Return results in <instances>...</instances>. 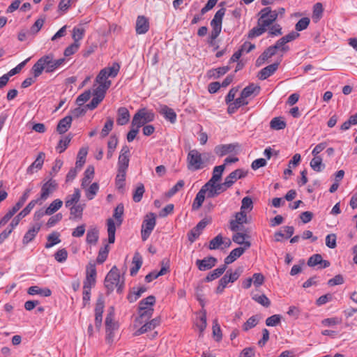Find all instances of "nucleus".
I'll return each mask as SVG.
<instances>
[{
	"instance_id": "nucleus-1",
	"label": "nucleus",
	"mask_w": 357,
	"mask_h": 357,
	"mask_svg": "<svg viewBox=\"0 0 357 357\" xmlns=\"http://www.w3.org/2000/svg\"><path fill=\"white\" fill-rule=\"evenodd\" d=\"M65 62V58L56 59L52 53L43 56L32 67L34 78L39 77L43 70L47 73L54 72L62 66Z\"/></svg>"
},
{
	"instance_id": "nucleus-2",
	"label": "nucleus",
	"mask_w": 357,
	"mask_h": 357,
	"mask_svg": "<svg viewBox=\"0 0 357 357\" xmlns=\"http://www.w3.org/2000/svg\"><path fill=\"white\" fill-rule=\"evenodd\" d=\"M209 157L208 153H200L197 149L190 150L187 156L188 169L192 171L203 169L207 165Z\"/></svg>"
},
{
	"instance_id": "nucleus-3",
	"label": "nucleus",
	"mask_w": 357,
	"mask_h": 357,
	"mask_svg": "<svg viewBox=\"0 0 357 357\" xmlns=\"http://www.w3.org/2000/svg\"><path fill=\"white\" fill-rule=\"evenodd\" d=\"M119 329V324L114 321V310L110 307L105 318L106 342L112 344L114 341L115 332Z\"/></svg>"
},
{
	"instance_id": "nucleus-4",
	"label": "nucleus",
	"mask_w": 357,
	"mask_h": 357,
	"mask_svg": "<svg viewBox=\"0 0 357 357\" xmlns=\"http://www.w3.org/2000/svg\"><path fill=\"white\" fill-rule=\"evenodd\" d=\"M105 286L108 291H112L116 287L118 293L122 292L123 282L120 283V273L116 266H113L106 275Z\"/></svg>"
},
{
	"instance_id": "nucleus-5",
	"label": "nucleus",
	"mask_w": 357,
	"mask_h": 357,
	"mask_svg": "<svg viewBox=\"0 0 357 357\" xmlns=\"http://www.w3.org/2000/svg\"><path fill=\"white\" fill-rule=\"evenodd\" d=\"M155 119V114L152 110L146 108L139 109L134 115L131 127L141 128L147 123L151 122Z\"/></svg>"
},
{
	"instance_id": "nucleus-6",
	"label": "nucleus",
	"mask_w": 357,
	"mask_h": 357,
	"mask_svg": "<svg viewBox=\"0 0 357 357\" xmlns=\"http://www.w3.org/2000/svg\"><path fill=\"white\" fill-rule=\"evenodd\" d=\"M57 182L52 178H50L42 185L40 197L33 200L37 201V204H42L43 202L47 200V198L57 189Z\"/></svg>"
},
{
	"instance_id": "nucleus-7",
	"label": "nucleus",
	"mask_w": 357,
	"mask_h": 357,
	"mask_svg": "<svg viewBox=\"0 0 357 357\" xmlns=\"http://www.w3.org/2000/svg\"><path fill=\"white\" fill-rule=\"evenodd\" d=\"M260 17L258 20V25H263L267 27L276 20L278 13L276 10H272L270 7H266L259 12Z\"/></svg>"
},
{
	"instance_id": "nucleus-8",
	"label": "nucleus",
	"mask_w": 357,
	"mask_h": 357,
	"mask_svg": "<svg viewBox=\"0 0 357 357\" xmlns=\"http://www.w3.org/2000/svg\"><path fill=\"white\" fill-rule=\"evenodd\" d=\"M156 224L155 215L153 213L146 215L142 225L141 235L143 241L147 240Z\"/></svg>"
},
{
	"instance_id": "nucleus-9",
	"label": "nucleus",
	"mask_w": 357,
	"mask_h": 357,
	"mask_svg": "<svg viewBox=\"0 0 357 357\" xmlns=\"http://www.w3.org/2000/svg\"><path fill=\"white\" fill-rule=\"evenodd\" d=\"M243 271V268L241 266L236 268L234 272L231 270L227 271L226 274L219 280V284L226 287L229 282L233 283L236 281Z\"/></svg>"
},
{
	"instance_id": "nucleus-10",
	"label": "nucleus",
	"mask_w": 357,
	"mask_h": 357,
	"mask_svg": "<svg viewBox=\"0 0 357 357\" xmlns=\"http://www.w3.org/2000/svg\"><path fill=\"white\" fill-rule=\"evenodd\" d=\"M235 219L229 222V228L232 231H237L240 229V225L248 222L246 211L237 212L235 213Z\"/></svg>"
},
{
	"instance_id": "nucleus-11",
	"label": "nucleus",
	"mask_w": 357,
	"mask_h": 357,
	"mask_svg": "<svg viewBox=\"0 0 357 357\" xmlns=\"http://www.w3.org/2000/svg\"><path fill=\"white\" fill-rule=\"evenodd\" d=\"M86 278L84 281V285L85 288L93 287L96 284V268L93 264H89L86 266Z\"/></svg>"
},
{
	"instance_id": "nucleus-12",
	"label": "nucleus",
	"mask_w": 357,
	"mask_h": 357,
	"mask_svg": "<svg viewBox=\"0 0 357 357\" xmlns=\"http://www.w3.org/2000/svg\"><path fill=\"white\" fill-rule=\"evenodd\" d=\"M37 201L31 200L26 206L22 209L11 221L12 227H15L18 225L20 221L24 217H26L31 210L35 207Z\"/></svg>"
},
{
	"instance_id": "nucleus-13",
	"label": "nucleus",
	"mask_w": 357,
	"mask_h": 357,
	"mask_svg": "<svg viewBox=\"0 0 357 357\" xmlns=\"http://www.w3.org/2000/svg\"><path fill=\"white\" fill-rule=\"evenodd\" d=\"M210 222L209 220L204 218L202 219L188 234V240L193 243L201 234L202 231Z\"/></svg>"
},
{
	"instance_id": "nucleus-14",
	"label": "nucleus",
	"mask_w": 357,
	"mask_h": 357,
	"mask_svg": "<svg viewBox=\"0 0 357 357\" xmlns=\"http://www.w3.org/2000/svg\"><path fill=\"white\" fill-rule=\"evenodd\" d=\"M218 260L213 257H207L203 259H197L196 261V265L198 269L201 271H205L212 268L215 266Z\"/></svg>"
},
{
	"instance_id": "nucleus-15",
	"label": "nucleus",
	"mask_w": 357,
	"mask_h": 357,
	"mask_svg": "<svg viewBox=\"0 0 357 357\" xmlns=\"http://www.w3.org/2000/svg\"><path fill=\"white\" fill-rule=\"evenodd\" d=\"M159 113L168 121L174 124L176 121L177 115L174 110L166 105H160Z\"/></svg>"
},
{
	"instance_id": "nucleus-16",
	"label": "nucleus",
	"mask_w": 357,
	"mask_h": 357,
	"mask_svg": "<svg viewBox=\"0 0 357 357\" xmlns=\"http://www.w3.org/2000/svg\"><path fill=\"white\" fill-rule=\"evenodd\" d=\"M238 146L237 144H220L215 147L214 152L218 156L222 157L228 153L234 152Z\"/></svg>"
},
{
	"instance_id": "nucleus-17",
	"label": "nucleus",
	"mask_w": 357,
	"mask_h": 357,
	"mask_svg": "<svg viewBox=\"0 0 357 357\" xmlns=\"http://www.w3.org/2000/svg\"><path fill=\"white\" fill-rule=\"evenodd\" d=\"M149 20L143 15L138 16L136 21L135 26L136 33L139 35L145 34L149 31Z\"/></svg>"
},
{
	"instance_id": "nucleus-18",
	"label": "nucleus",
	"mask_w": 357,
	"mask_h": 357,
	"mask_svg": "<svg viewBox=\"0 0 357 357\" xmlns=\"http://www.w3.org/2000/svg\"><path fill=\"white\" fill-rule=\"evenodd\" d=\"M307 265L310 267L320 265V268H325L330 266V262L327 260H324L321 255L314 254L309 258Z\"/></svg>"
},
{
	"instance_id": "nucleus-19",
	"label": "nucleus",
	"mask_w": 357,
	"mask_h": 357,
	"mask_svg": "<svg viewBox=\"0 0 357 357\" xmlns=\"http://www.w3.org/2000/svg\"><path fill=\"white\" fill-rule=\"evenodd\" d=\"M247 172L242 169H237L231 172L225 178L226 183L231 188L233 184L238 180L244 178Z\"/></svg>"
},
{
	"instance_id": "nucleus-20",
	"label": "nucleus",
	"mask_w": 357,
	"mask_h": 357,
	"mask_svg": "<svg viewBox=\"0 0 357 357\" xmlns=\"http://www.w3.org/2000/svg\"><path fill=\"white\" fill-rule=\"evenodd\" d=\"M280 62H275L264 68H262L258 75V77L261 80H264L271 76L278 68Z\"/></svg>"
},
{
	"instance_id": "nucleus-21",
	"label": "nucleus",
	"mask_w": 357,
	"mask_h": 357,
	"mask_svg": "<svg viewBox=\"0 0 357 357\" xmlns=\"http://www.w3.org/2000/svg\"><path fill=\"white\" fill-rule=\"evenodd\" d=\"M40 229V225L38 224H36L31 227V228H29L28 231L25 233L24 236H23L22 243L24 245H27L30 242H31L35 238V237L39 232Z\"/></svg>"
},
{
	"instance_id": "nucleus-22",
	"label": "nucleus",
	"mask_w": 357,
	"mask_h": 357,
	"mask_svg": "<svg viewBox=\"0 0 357 357\" xmlns=\"http://www.w3.org/2000/svg\"><path fill=\"white\" fill-rule=\"evenodd\" d=\"M248 104V101L245 100L240 96L239 98L234 100L231 102H230L227 106V112L229 114H234L236 110L243 105H247Z\"/></svg>"
},
{
	"instance_id": "nucleus-23",
	"label": "nucleus",
	"mask_w": 357,
	"mask_h": 357,
	"mask_svg": "<svg viewBox=\"0 0 357 357\" xmlns=\"http://www.w3.org/2000/svg\"><path fill=\"white\" fill-rule=\"evenodd\" d=\"M81 194L79 189L75 188L72 195H68L65 198V206L66 208H70L72 206L79 204L78 202L80 199Z\"/></svg>"
},
{
	"instance_id": "nucleus-24",
	"label": "nucleus",
	"mask_w": 357,
	"mask_h": 357,
	"mask_svg": "<svg viewBox=\"0 0 357 357\" xmlns=\"http://www.w3.org/2000/svg\"><path fill=\"white\" fill-rule=\"evenodd\" d=\"M248 238L249 236L246 233L236 232L233 235L232 240L234 243L237 244L243 245L244 247L243 248H245V250L251 246V243L250 241H245L246 238Z\"/></svg>"
},
{
	"instance_id": "nucleus-25",
	"label": "nucleus",
	"mask_w": 357,
	"mask_h": 357,
	"mask_svg": "<svg viewBox=\"0 0 357 357\" xmlns=\"http://www.w3.org/2000/svg\"><path fill=\"white\" fill-rule=\"evenodd\" d=\"M245 252V248L242 247L236 248L232 250L229 255L225 259V264L226 266L228 264L233 263L238 257H240Z\"/></svg>"
},
{
	"instance_id": "nucleus-26",
	"label": "nucleus",
	"mask_w": 357,
	"mask_h": 357,
	"mask_svg": "<svg viewBox=\"0 0 357 357\" xmlns=\"http://www.w3.org/2000/svg\"><path fill=\"white\" fill-rule=\"evenodd\" d=\"M225 165L215 166L213 168L211 178L208 181V185L218 183L222 178V173L225 171Z\"/></svg>"
},
{
	"instance_id": "nucleus-27",
	"label": "nucleus",
	"mask_w": 357,
	"mask_h": 357,
	"mask_svg": "<svg viewBox=\"0 0 357 357\" xmlns=\"http://www.w3.org/2000/svg\"><path fill=\"white\" fill-rule=\"evenodd\" d=\"M118 117L116 122L118 125L123 126L126 125L130 119V113L126 107H121L118 109Z\"/></svg>"
},
{
	"instance_id": "nucleus-28",
	"label": "nucleus",
	"mask_w": 357,
	"mask_h": 357,
	"mask_svg": "<svg viewBox=\"0 0 357 357\" xmlns=\"http://www.w3.org/2000/svg\"><path fill=\"white\" fill-rule=\"evenodd\" d=\"M72 116H66L61 119L57 125L56 130L59 134H63L69 129L72 123Z\"/></svg>"
},
{
	"instance_id": "nucleus-29",
	"label": "nucleus",
	"mask_w": 357,
	"mask_h": 357,
	"mask_svg": "<svg viewBox=\"0 0 357 357\" xmlns=\"http://www.w3.org/2000/svg\"><path fill=\"white\" fill-rule=\"evenodd\" d=\"M27 292L31 296L38 294L44 297H48L52 294V291L49 288H40L38 286L30 287Z\"/></svg>"
},
{
	"instance_id": "nucleus-30",
	"label": "nucleus",
	"mask_w": 357,
	"mask_h": 357,
	"mask_svg": "<svg viewBox=\"0 0 357 357\" xmlns=\"http://www.w3.org/2000/svg\"><path fill=\"white\" fill-rule=\"evenodd\" d=\"M45 160V153L43 152L39 153L34 162L27 168V174H33V169H40L43 167Z\"/></svg>"
},
{
	"instance_id": "nucleus-31",
	"label": "nucleus",
	"mask_w": 357,
	"mask_h": 357,
	"mask_svg": "<svg viewBox=\"0 0 357 357\" xmlns=\"http://www.w3.org/2000/svg\"><path fill=\"white\" fill-rule=\"evenodd\" d=\"M132 266L130 268V275H135L142 265V257L139 252H135L132 261Z\"/></svg>"
},
{
	"instance_id": "nucleus-32",
	"label": "nucleus",
	"mask_w": 357,
	"mask_h": 357,
	"mask_svg": "<svg viewBox=\"0 0 357 357\" xmlns=\"http://www.w3.org/2000/svg\"><path fill=\"white\" fill-rule=\"evenodd\" d=\"M275 54L274 50L270 46L267 49H266L263 53L257 58L256 60V66L257 67L263 65L266 61H267L269 58L272 57Z\"/></svg>"
},
{
	"instance_id": "nucleus-33",
	"label": "nucleus",
	"mask_w": 357,
	"mask_h": 357,
	"mask_svg": "<svg viewBox=\"0 0 357 357\" xmlns=\"http://www.w3.org/2000/svg\"><path fill=\"white\" fill-rule=\"evenodd\" d=\"M227 266L225 265H221L220 267L214 269L213 271L210 272L205 278L206 282H211L217 278H218L220 275H222L225 271Z\"/></svg>"
},
{
	"instance_id": "nucleus-34",
	"label": "nucleus",
	"mask_w": 357,
	"mask_h": 357,
	"mask_svg": "<svg viewBox=\"0 0 357 357\" xmlns=\"http://www.w3.org/2000/svg\"><path fill=\"white\" fill-rule=\"evenodd\" d=\"M259 86H256L254 84H250L248 86H247L243 89V91L241 93V96H242V98L246 100L247 98L250 97L255 92L256 94H258L259 93Z\"/></svg>"
},
{
	"instance_id": "nucleus-35",
	"label": "nucleus",
	"mask_w": 357,
	"mask_h": 357,
	"mask_svg": "<svg viewBox=\"0 0 357 357\" xmlns=\"http://www.w3.org/2000/svg\"><path fill=\"white\" fill-rule=\"evenodd\" d=\"M225 11L226 9L225 8H222L215 13L213 20L211 22V26L222 27V19L225 14Z\"/></svg>"
},
{
	"instance_id": "nucleus-36",
	"label": "nucleus",
	"mask_w": 357,
	"mask_h": 357,
	"mask_svg": "<svg viewBox=\"0 0 357 357\" xmlns=\"http://www.w3.org/2000/svg\"><path fill=\"white\" fill-rule=\"evenodd\" d=\"M108 242L114 243L115 241L116 225L114 221L112 218L107 220Z\"/></svg>"
},
{
	"instance_id": "nucleus-37",
	"label": "nucleus",
	"mask_w": 357,
	"mask_h": 357,
	"mask_svg": "<svg viewBox=\"0 0 357 357\" xmlns=\"http://www.w3.org/2000/svg\"><path fill=\"white\" fill-rule=\"evenodd\" d=\"M155 303V298L153 296H149L139 303V310H144L152 309Z\"/></svg>"
},
{
	"instance_id": "nucleus-38",
	"label": "nucleus",
	"mask_w": 357,
	"mask_h": 357,
	"mask_svg": "<svg viewBox=\"0 0 357 357\" xmlns=\"http://www.w3.org/2000/svg\"><path fill=\"white\" fill-rule=\"evenodd\" d=\"M118 144V138L116 135H112L109 137V139L107 142V159L112 158L113 156L114 152Z\"/></svg>"
},
{
	"instance_id": "nucleus-39",
	"label": "nucleus",
	"mask_w": 357,
	"mask_h": 357,
	"mask_svg": "<svg viewBox=\"0 0 357 357\" xmlns=\"http://www.w3.org/2000/svg\"><path fill=\"white\" fill-rule=\"evenodd\" d=\"M311 168L317 172H320L325 168V165L322 162L321 156H313V158L310 162Z\"/></svg>"
},
{
	"instance_id": "nucleus-40",
	"label": "nucleus",
	"mask_w": 357,
	"mask_h": 357,
	"mask_svg": "<svg viewBox=\"0 0 357 357\" xmlns=\"http://www.w3.org/2000/svg\"><path fill=\"white\" fill-rule=\"evenodd\" d=\"M206 193L202 189V188L200 189V190L197 192L196 195V197L193 201L192 208V210H197L199 209L201 206L202 205L204 199H205Z\"/></svg>"
},
{
	"instance_id": "nucleus-41",
	"label": "nucleus",
	"mask_w": 357,
	"mask_h": 357,
	"mask_svg": "<svg viewBox=\"0 0 357 357\" xmlns=\"http://www.w3.org/2000/svg\"><path fill=\"white\" fill-rule=\"evenodd\" d=\"M94 175V167L93 166H89L84 172V176L82 181V187L86 188L91 183V179Z\"/></svg>"
},
{
	"instance_id": "nucleus-42",
	"label": "nucleus",
	"mask_w": 357,
	"mask_h": 357,
	"mask_svg": "<svg viewBox=\"0 0 357 357\" xmlns=\"http://www.w3.org/2000/svg\"><path fill=\"white\" fill-rule=\"evenodd\" d=\"M98 230L96 228H91L86 233V241L88 244L95 245L98 241Z\"/></svg>"
},
{
	"instance_id": "nucleus-43",
	"label": "nucleus",
	"mask_w": 357,
	"mask_h": 357,
	"mask_svg": "<svg viewBox=\"0 0 357 357\" xmlns=\"http://www.w3.org/2000/svg\"><path fill=\"white\" fill-rule=\"evenodd\" d=\"M62 206L63 202L59 199H56L45 210V213H47V215H51L59 210Z\"/></svg>"
},
{
	"instance_id": "nucleus-44",
	"label": "nucleus",
	"mask_w": 357,
	"mask_h": 357,
	"mask_svg": "<svg viewBox=\"0 0 357 357\" xmlns=\"http://www.w3.org/2000/svg\"><path fill=\"white\" fill-rule=\"evenodd\" d=\"M70 209V214L73 219H81L82 217L84 204H77L68 208Z\"/></svg>"
},
{
	"instance_id": "nucleus-45",
	"label": "nucleus",
	"mask_w": 357,
	"mask_h": 357,
	"mask_svg": "<svg viewBox=\"0 0 357 357\" xmlns=\"http://www.w3.org/2000/svg\"><path fill=\"white\" fill-rule=\"evenodd\" d=\"M112 82L108 81L107 82L99 84V86L94 90L93 96L94 97L101 96L102 97V100L105 98L106 91L111 86Z\"/></svg>"
},
{
	"instance_id": "nucleus-46",
	"label": "nucleus",
	"mask_w": 357,
	"mask_h": 357,
	"mask_svg": "<svg viewBox=\"0 0 357 357\" xmlns=\"http://www.w3.org/2000/svg\"><path fill=\"white\" fill-rule=\"evenodd\" d=\"M59 236L60 235L58 232H52V234H49L47 237V242L45 245V248L49 249L54 245L59 244L61 242Z\"/></svg>"
},
{
	"instance_id": "nucleus-47",
	"label": "nucleus",
	"mask_w": 357,
	"mask_h": 357,
	"mask_svg": "<svg viewBox=\"0 0 357 357\" xmlns=\"http://www.w3.org/2000/svg\"><path fill=\"white\" fill-rule=\"evenodd\" d=\"M139 317L136 319V321L139 324H142L143 322H146L148 319H149L153 313V308L141 310H139Z\"/></svg>"
},
{
	"instance_id": "nucleus-48",
	"label": "nucleus",
	"mask_w": 357,
	"mask_h": 357,
	"mask_svg": "<svg viewBox=\"0 0 357 357\" xmlns=\"http://www.w3.org/2000/svg\"><path fill=\"white\" fill-rule=\"evenodd\" d=\"M129 155L120 154L118 160V171L126 172L129 165Z\"/></svg>"
},
{
	"instance_id": "nucleus-49",
	"label": "nucleus",
	"mask_w": 357,
	"mask_h": 357,
	"mask_svg": "<svg viewBox=\"0 0 357 357\" xmlns=\"http://www.w3.org/2000/svg\"><path fill=\"white\" fill-rule=\"evenodd\" d=\"M124 212V206L123 204H119L114 208L113 217L116 220V224L120 226L123 222V215Z\"/></svg>"
},
{
	"instance_id": "nucleus-50",
	"label": "nucleus",
	"mask_w": 357,
	"mask_h": 357,
	"mask_svg": "<svg viewBox=\"0 0 357 357\" xmlns=\"http://www.w3.org/2000/svg\"><path fill=\"white\" fill-rule=\"evenodd\" d=\"M114 120L111 117L107 118L106 122L100 132L101 138L106 137L113 129Z\"/></svg>"
},
{
	"instance_id": "nucleus-51",
	"label": "nucleus",
	"mask_w": 357,
	"mask_h": 357,
	"mask_svg": "<svg viewBox=\"0 0 357 357\" xmlns=\"http://www.w3.org/2000/svg\"><path fill=\"white\" fill-rule=\"evenodd\" d=\"M202 188L204 189L208 198H212L219 195V192H217L215 188V183L213 185H208V182H206Z\"/></svg>"
},
{
	"instance_id": "nucleus-52",
	"label": "nucleus",
	"mask_w": 357,
	"mask_h": 357,
	"mask_svg": "<svg viewBox=\"0 0 357 357\" xmlns=\"http://www.w3.org/2000/svg\"><path fill=\"white\" fill-rule=\"evenodd\" d=\"M86 154L87 151L85 149H81L79 151L75 162V167L78 168V169H80L85 163Z\"/></svg>"
},
{
	"instance_id": "nucleus-53",
	"label": "nucleus",
	"mask_w": 357,
	"mask_h": 357,
	"mask_svg": "<svg viewBox=\"0 0 357 357\" xmlns=\"http://www.w3.org/2000/svg\"><path fill=\"white\" fill-rule=\"evenodd\" d=\"M266 31V28L264 27L263 25H259L258 26L252 28L248 34V38L250 39L255 38L262 35Z\"/></svg>"
},
{
	"instance_id": "nucleus-54",
	"label": "nucleus",
	"mask_w": 357,
	"mask_h": 357,
	"mask_svg": "<svg viewBox=\"0 0 357 357\" xmlns=\"http://www.w3.org/2000/svg\"><path fill=\"white\" fill-rule=\"evenodd\" d=\"M224 243L223 238L221 234L217 235L209 242L208 248L210 250L219 249L220 246Z\"/></svg>"
},
{
	"instance_id": "nucleus-55",
	"label": "nucleus",
	"mask_w": 357,
	"mask_h": 357,
	"mask_svg": "<svg viewBox=\"0 0 357 357\" xmlns=\"http://www.w3.org/2000/svg\"><path fill=\"white\" fill-rule=\"evenodd\" d=\"M71 141V137L66 136L64 138L59 140L57 146L56 147V151L61 153L66 151Z\"/></svg>"
},
{
	"instance_id": "nucleus-56",
	"label": "nucleus",
	"mask_w": 357,
	"mask_h": 357,
	"mask_svg": "<svg viewBox=\"0 0 357 357\" xmlns=\"http://www.w3.org/2000/svg\"><path fill=\"white\" fill-rule=\"evenodd\" d=\"M271 47L274 50L275 54L277 53L278 50H280L282 52H287L289 50V46L287 45V43H284L282 38H280L274 45Z\"/></svg>"
},
{
	"instance_id": "nucleus-57",
	"label": "nucleus",
	"mask_w": 357,
	"mask_h": 357,
	"mask_svg": "<svg viewBox=\"0 0 357 357\" xmlns=\"http://www.w3.org/2000/svg\"><path fill=\"white\" fill-rule=\"evenodd\" d=\"M144 192L145 189L144 185L142 183H139L133 192V201L135 202H139L142 199Z\"/></svg>"
},
{
	"instance_id": "nucleus-58",
	"label": "nucleus",
	"mask_w": 357,
	"mask_h": 357,
	"mask_svg": "<svg viewBox=\"0 0 357 357\" xmlns=\"http://www.w3.org/2000/svg\"><path fill=\"white\" fill-rule=\"evenodd\" d=\"M146 291V287L142 286L137 289V291H133L132 293L128 294V299L130 303L135 302L143 293Z\"/></svg>"
},
{
	"instance_id": "nucleus-59",
	"label": "nucleus",
	"mask_w": 357,
	"mask_h": 357,
	"mask_svg": "<svg viewBox=\"0 0 357 357\" xmlns=\"http://www.w3.org/2000/svg\"><path fill=\"white\" fill-rule=\"evenodd\" d=\"M323 6L321 3H317L313 6L312 19L317 22L322 17Z\"/></svg>"
},
{
	"instance_id": "nucleus-60",
	"label": "nucleus",
	"mask_w": 357,
	"mask_h": 357,
	"mask_svg": "<svg viewBox=\"0 0 357 357\" xmlns=\"http://www.w3.org/2000/svg\"><path fill=\"white\" fill-rule=\"evenodd\" d=\"M270 126L271 128L279 130L286 127V123L280 118L275 117L271 121Z\"/></svg>"
},
{
	"instance_id": "nucleus-61",
	"label": "nucleus",
	"mask_w": 357,
	"mask_h": 357,
	"mask_svg": "<svg viewBox=\"0 0 357 357\" xmlns=\"http://www.w3.org/2000/svg\"><path fill=\"white\" fill-rule=\"evenodd\" d=\"M99 185L97 183H92L86 190V196L88 199L91 200L98 192Z\"/></svg>"
},
{
	"instance_id": "nucleus-62",
	"label": "nucleus",
	"mask_w": 357,
	"mask_h": 357,
	"mask_svg": "<svg viewBox=\"0 0 357 357\" xmlns=\"http://www.w3.org/2000/svg\"><path fill=\"white\" fill-rule=\"evenodd\" d=\"M310 22V20L308 17H303L298 20L295 25V29L297 31H301L307 28Z\"/></svg>"
},
{
	"instance_id": "nucleus-63",
	"label": "nucleus",
	"mask_w": 357,
	"mask_h": 357,
	"mask_svg": "<svg viewBox=\"0 0 357 357\" xmlns=\"http://www.w3.org/2000/svg\"><path fill=\"white\" fill-rule=\"evenodd\" d=\"M253 208V202L250 197H245L241 202V211H251Z\"/></svg>"
},
{
	"instance_id": "nucleus-64",
	"label": "nucleus",
	"mask_w": 357,
	"mask_h": 357,
	"mask_svg": "<svg viewBox=\"0 0 357 357\" xmlns=\"http://www.w3.org/2000/svg\"><path fill=\"white\" fill-rule=\"evenodd\" d=\"M68 257V252L65 248L59 249L54 254V259L59 263L66 261Z\"/></svg>"
}]
</instances>
